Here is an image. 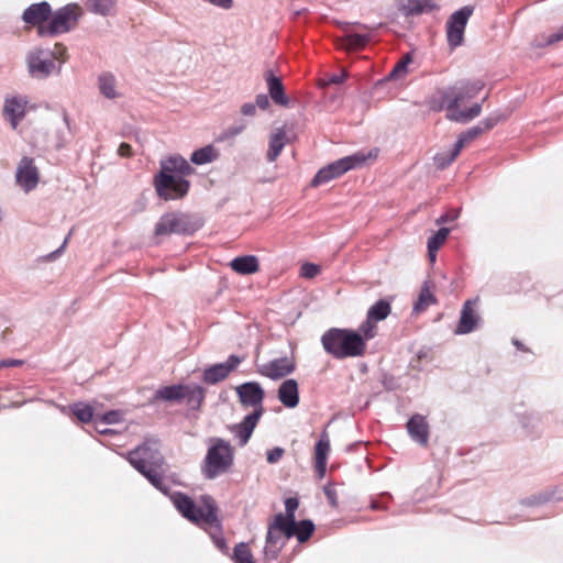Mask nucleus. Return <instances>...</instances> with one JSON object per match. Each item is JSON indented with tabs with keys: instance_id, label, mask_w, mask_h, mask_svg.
Listing matches in <instances>:
<instances>
[{
	"instance_id": "f8f14e48",
	"label": "nucleus",
	"mask_w": 563,
	"mask_h": 563,
	"mask_svg": "<svg viewBox=\"0 0 563 563\" xmlns=\"http://www.w3.org/2000/svg\"><path fill=\"white\" fill-rule=\"evenodd\" d=\"M473 13L472 7H463L455 11L446 22V37L451 47L455 48L463 42L464 31L468 19Z\"/></svg>"
},
{
	"instance_id": "a19ab883",
	"label": "nucleus",
	"mask_w": 563,
	"mask_h": 563,
	"mask_svg": "<svg viewBox=\"0 0 563 563\" xmlns=\"http://www.w3.org/2000/svg\"><path fill=\"white\" fill-rule=\"evenodd\" d=\"M484 132V129L482 125L472 126L465 132H463L455 142V145L457 146V151H462V148L467 144L468 142L475 140Z\"/></svg>"
},
{
	"instance_id": "603ef678",
	"label": "nucleus",
	"mask_w": 563,
	"mask_h": 563,
	"mask_svg": "<svg viewBox=\"0 0 563 563\" xmlns=\"http://www.w3.org/2000/svg\"><path fill=\"white\" fill-rule=\"evenodd\" d=\"M244 129H245L244 123L234 124V125L229 126L224 133H225L227 137H234V136L239 135L240 133H242L244 131Z\"/></svg>"
},
{
	"instance_id": "6e6d98bb",
	"label": "nucleus",
	"mask_w": 563,
	"mask_h": 563,
	"mask_svg": "<svg viewBox=\"0 0 563 563\" xmlns=\"http://www.w3.org/2000/svg\"><path fill=\"white\" fill-rule=\"evenodd\" d=\"M210 4L223 10H229L233 7V0H207Z\"/></svg>"
},
{
	"instance_id": "dca6fc26",
	"label": "nucleus",
	"mask_w": 563,
	"mask_h": 563,
	"mask_svg": "<svg viewBox=\"0 0 563 563\" xmlns=\"http://www.w3.org/2000/svg\"><path fill=\"white\" fill-rule=\"evenodd\" d=\"M242 358L236 355H231L224 363H219L203 372V380L207 384H217L229 376V374L238 367Z\"/></svg>"
},
{
	"instance_id": "c756f323",
	"label": "nucleus",
	"mask_w": 563,
	"mask_h": 563,
	"mask_svg": "<svg viewBox=\"0 0 563 563\" xmlns=\"http://www.w3.org/2000/svg\"><path fill=\"white\" fill-rule=\"evenodd\" d=\"M184 399L191 409H198L203 401L205 390L201 386L192 384L185 385Z\"/></svg>"
},
{
	"instance_id": "4c0bfd02",
	"label": "nucleus",
	"mask_w": 563,
	"mask_h": 563,
	"mask_svg": "<svg viewBox=\"0 0 563 563\" xmlns=\"http://www.w3.org/2000/svg\"><path fill=\"white\" fill-rule=\"evenodd\" d=\"M314 530V525L310 520H301L300 522L295 521L292 528V536H296L299 542L307 541Z\"/></svg>"
},
{
	"instance_id": "69168bd1",
	"label": "nucleus",
	"mask_w": 563,
	"mask_h": 563,
	"mask_svg": "<svg viewBox=\"0 0 563 563\" xmlns=\"http://www.w3.org/2000/svg\"><path fill=\"white\" fill-rule=\"evenodd\" d=\"M96 424H97V426H96V430H97L99 433H101V434H107V433H110V432H111V430H110V429H104V428L99 429V427H98V426H99V423H96Z\"/></svg>"
},
{
	"instance_id": "13d9d810",
	"label": "nucleus",
	"mask_w": 563,
	"mask_h": 563,
	"mask_svg": "<svg viewBox=\"0 0 563 563\" xmlns=\"http://www.w3.org/2000/svg\"><path fill=\"white\" fill-rule=\"evenodd\" d=\"M324 494L332 506H336V493L333 487L325 486Z\"/></svg>"
},
{
	"instance_id": "0eeeda50",
	"label": "nucleus",
	"mask_w": 563,
	"mask_h": 563,
	"mask_svg": "<svg viewBox=\"0 0 563 563\" xmlns=\"http://www.w3.org/2000/svg\"><path fill=\"white\" fill-rule=\"evenodd\" d=\"M377 156L376 151H369L367 154L363 152L354 153L342 157L333 163L328 164L318 170L313 179L311 180L312 187H318L325 183L335 179L349 170L362 167L368 159H374Z\"/></svg>"
},
{
	"instance_id": "e2e57ef3",
	"label": "nucleus",
	"mask_w": 563,
	"mask_h": 563,
	"mask_svg": "<svg viewBox=\"0 0 563 563\" xmlns=\"http://www.w3.org/2000/svg\"><path fill=\"white\" fill-rule=\"evenodd\" d=\"M335 23H336V25H339V26H340L342 30H344V31H347V29H349V26H350V25H354V23L344 22V21H336ZM355 25H360V26H362L363 29H367V26H366V25H363V24H361V23H358V22H355Z\"/></svg>"
},
{
	"instance_id": "393cba45",
	"label": "nucleus",
	"mask_w": 563,
	"mask_h": 563,
	"mask_svg": "<svg viewBox=\"0 0 563 563\" xmlns=\"http://www.w3.org/2000/svg\"><path fill=\"white\" fill-rule=\"evenodd\" d=\"M435 8L432 0H398V9L405 15H418Z\"/></svg>"
},
{
	"instance_id": "f03ea898",
	"label": "nucleus",
	"mask_w": 563,
	"mask_h": 563,
	"mask_svg": "<svg viewBox=\"0 0 563 563\" xmlns=\"http://www.w3.org/2000/svg\"><path fill=\"white\" fill-rule=\"evenodd\" d=\"M194 168L181 156H170L161 162V172L154 178L157 195L165 200H175L185 197L190 184L185 179L192 174Z\"/></svg>"
},
{
	"instance_id": "338daca9",
	"label": "nucleus",
	"mask_w": 563,
	"mask_h": 563,
	"mask_svg": "<svg viewBox=\"0 0 563 563\" xmlns=\"http://www.w3.org/2000/svg\"><path fill=\"white\" fill-rule=\"evenodd\" d=\"M217 545H218L219 548H221V549H222V548H224V545H225L224 540H223V539H219V540H217Z\"/></svg>"
},
{
	"instance_id": "58836bf2",
	"label": "nucleus",
	"mask_w": 563,
	"mask_h": 563,
	"mask_svg": "<svg viewBox=\"0 0 563 563\" xmlns=\"http://www.w3.org/2000/svg\"><path fill=\"white\" fill-rule=\"evenodd\" d=\"M161 470L162 467H148L145 468L144 472L140 473L143 474L154 487L163 493H166L167 486L164 483L163 475L159 472Z\"/></svg>"
},
{
	"instance_id": "7ed1b4c3",
	"label": "nucleus",
	"mask_w": 563,
	"mask_h": 563,
	"mask_svg": "<svg viewBox=\"0 0 563 563\" xmlns=\"http://www.w3.org/2000/svg\"><path fill=\"white\" fill-rule=\"evenodd\" d=\"M321 343L324 351L338 360L362 356L366 350L363 336L347 329L332 328L325 331Z\"/></svg>"
},
{
	"instance_id": "79ce46f5",
	"label": "nucleus",
	"mask_w": 563,
	"mask_h": 563,
	"mask_svg": "<svg viewBox=\"0 0 563 563\" xmlns=\"http://www.w3.org/2000/svg\"><path fill=\"white\" fill-rule=\"evenodd\" d=\"M233 560L235 563H255L249 545L244 542L235 545Z\"/></svg>"
},
{
	"instance_id": "0e129e2a",
	"label": "nucleus",
	"mask_w": 563,
	"mask_h": 563,
	"mask_svg": "<svg viewBox=\"0 0 563 563\" xmlns=\"http://www.w3.org/2000/svg\"><path fill=\"white\" fill-rule=\"evenodd\" d=\"M66 243H67V239L64 241L63 245L58 250H56L55 252H52L49 254V258H55L57 255H59L63 252Z\"/></svg>"
},
{
	"instance_id": "423d86ee",
	"label": "nucleus",
	"mask_w": 563,
	"mask_h": 563,
	"mask_svg": "<svg viewBox=\"0 0 563 563\" xmlns=\"http://www.w3.org/2000/svg\"><path fill=\"white\" fill-rule=\"evenodd\" d=\"M172 500L177 510L188 520L195 523L219 526L218 508L212 497L203 496L201 498V507H197L191 498L181 493L173 495Z\"/></svg>"
},
{
	"instance_id": "7c9ffc66",
	"label": "nucleus",
	"mask_w": 563,
	"mask_h": 563,
	"mask_svg": "<svg viewBox=\"0 0 563 563\" xmlns=\"http://www.w3.org/2000/svg\"><path fill=\"white\" fill-rule=\"evenodd\" d=\"M185 385L165 386L156 390L155 399L164 401H180L184 399Z\"/></svg>"
},
{
	"instance_id": "5701e85b",
	"label": "nucleus",
	"mask_w": 563,
	"mask_h": 563,
	"mask_svg": "<svg viewBox=\"0 0 563 563\" xmlns=\"http://www.w3.org/2000/svg\"><path fill=\"white\" fill-rule=\"evenodd\" d=\"M278 399L287 408H295L299 404L298 383L292 379H286L278 388Z\"/></svg>"
},
{
	"instance_id": "8fccbe9b",
	"label": "nucleus",
	"mask_w": 563,
	"mask_h": 563,
	"mask_svg": "<svg viewBox=\"0 0 563 563\" xmlns=\"http://www.w3.org/2000/svg\"><path fill=\"white\" fill-rule=\"evenodd\" d=\"M284 453H285L284 449L279 448V446L268 450L266 453L267 462L269 464L278 463L282 460V457L284 456Z\"/></svg>"
},
{
	"instance_id": "49530a36",
	"label": "nucleus",
	"mask_w": 563,
	"mask_h": 563,
	"mask_svg": "<svg viewBox=\"0 0 563 563\" xmlns=\"http://www.w3.org/2000/svg\"><path fill=\"white\" fill-rule=\"evenodd\" d=\"M122 420V413L118 410H111L102 416H96V423L114 424Z\"/></svg>"
},
{
	"instance_id": "ddd939ff",
	"label": "nucleus",
	"mask_w": 563,
	"mask_h": 563,
	"mask_svg": "<svg viewBox=\"0 0 563 563\" xmlns=\"http://www.w3.org/2000/svg\"><path fill=\"white\" fill-rule=\"evenodd\" d=\"M16 185L25 192L34 190L40 183V170L33 158L22 157L14 174Z\"/></svg>"
},
{
	"instance_id": "1a4fd4ad",
	"label": "nucleus",
	"mask_w": 563,
	"mask_h": 563,
	"mask_svg": "<svg viewBox=\"0 0 563 563\" xmlns=\"http://www.w3.org/2000/svg\"><path fill=\"white\" fill-rule=\"evenodd\" d=\"M199 229V224L183 212L164 213L155 225V235L192 234Z\"/></svg>"
},
{
	"instance_id": "de8ad7c7",
	"label": "nucleus",
	"mask_w": 563,
	"mask_h": 563,
	"mask_svg": "<svg viewBox=\"0 0 563 563\" xmlns=\"http://www.w3.org/2000/svg\"><path fill=\"white\" fill-rule=\"evenodd\" d=\"M563 40V26L555 33H552L549 36H542L541 38L536 40V46L541 47L545 45L553 44L558 41Z\"/></svg>"
},
{
	"instance_id": "bb28decb",
	"label": "nucleus",
	"mask_w": 563,
	"mask_h": 563,
	"mask_svg": "<svg viewBox=\"0 0 563 563\" xmlns=\"http://www.w3.org/2000/svg\"><path fill=\"white\" fill-rule=\"evenodd\" d=\"M230 267L240 275H251L260 269L258 260L254 255L235 257L230 262Z\"/></svg>"
},
{
	"instance_id": "b1692460",
	"label": "nucleus",
	"mask_w": 563,
	"mask_h": 563,
	"mask_svg": "<svg viewBox=\"0 0 563 563\" xmlns=\"http://www.w3.org/2000/svg\"><path fill=\"white\" fill-rule=\"evenodd\" d=\"M98 89L99 92L109 100H114L122 97L115 76L109 71L99 75Z\"/></svg>"
},
{
	"instance_id": "ea45409f",
	"label": "nucleus",
	"mask_w": 563,
	"mask_h": 563,
	"mask_svg": "<svg viewBox=\"0 0 563 563\" xmlns=\"http://www.w3.org/2000/svg\"><path fill=\"white\" fill-rule=\"evenodd\" d=\"M461 153L454 144L453 148L448 152L438 153L434 156V164L439 169L446 168Z\"/></svg>"
},
{
	"instance_id": "680f3d73",
	"label": "nucleus",
	"mask_w": 563,
	"mask_h": 563,
	"mask_svg": "<svg viewBox=\"0 0 563 563\" xmlns=\"http://www.w3.org/2000/svg\"><path fill=\"white\" fill-rule=\"evenodd\" d=\"M22 361L20 360H3L0 362V367H10L21 365Z\"/></svg>"
},
{
	"instance_id": "412c9836",
	"label": "nucleus",
	"mask_w": 563,
	"mask_h": 563,
	"mask_svg": "<svg viewBox=\"0 0 563 563\" xmlns=\"http://www.w3.org/2000/svg\"><path fill=\"white\" fill-rule=\"evenodd\" d=\"M474 303L475 301L472 300H467L464 303L463 309L461 311L459 325L454 331L455 334H466L472 332L476 328L479 321V317L473 308Z\"/></svg>"
},
{
	"instance_id": "052dcab7",
	"label": "nucleus",
	"mask_w": 563,
	"mask_h": 563,
	"mask_svg": "<svg viewBox=\"0 0 563 563\" xmlns=\"http://www.w3.org/2000/svg\"><path fill=\"white\" fill-rule=\"evenodd\" d=\"M347 77V74L346 73H342L340 75H333L329 82L330 84H342Z\"/></svg>"
},
{
	"instance_id": "9b49d317",
	"label": "nucleus",
	"mask_w": 563,
	"mask_h": 563,
	"mask_svg": "<svg viewBox=\"0 0 563 563\" xmlns=\"http://www.w3.org/2000/svg\"><path fill=\"white\" fill-rule=\"evenodd\" d=\"M30 107V100L25 95H8L3 100L2 115L15 130L25 118Z\"/></svg>"
},
{
	"instance_id": "6ab92c4d",
	"label": "nucleus",
	"mask_w": 563,
	"mask_h": 563,
	"mask_svg": "<svg viewBox=\"0 0 563 563\" xmlns=\"http://www.w3.org/2000/svg\"><path fill=\"white\" fill-rule=\"evenodd\" d=\"M291 522H285L283 514L276 515L267 531L265 551L268 552L271 547H276L278 544L282 533H284L287 538H291Z\"/></svg>"
},
{
	"instance_id": "4468645a",
	"label": "nucleus",
	"mask_w": 563,
	"mask_h": 563,
	"mask_svg": "<svg viewBox=\"0 0 563 563\" xmlns=\"http://www.w3.org/2000/svg\"><path fill=\"white\" fill-rule=\"evenodd\" d=\"M241 404L244 407H252L253 411H260V418L264 412V390L256 382L244 383L235 388Z\"/></svg>"
},
{
	"instance_id": "f257e3e1",
	"label": "nucleus",
	"mask_w": 563,
	"mask_h": 563,
	"mask_svg": "<svg viewBox=\"0 0 563 563\" xmlns=\"http://www.w3.org/2000/svg\"><path fill=\"white\" fill-rule=\"evenodd\" d=\"M483 89L479 81H459L452 86L438 88L429 98L428 104L433 111H446V119L453 122L467 123L478 117L482 104L474 103L462 109L461 104L478 95Z\"/></svg>"
},
{
	"instance_id": "20e7f679",
	"label": "nucleus",
	"mask_w": 563,
	"mask_h": 563,
	"mask_svg": "<svg viewBox=\"0 0 563 563\" xmlns=\"http://www.w3.org/2000/svg\"><path fill=\"white\" fill-rule=\"evenodd\" d=\"M66 48L62 45H56V52L33 47L25 56V64L29 75L37 80H43L52 75H58L62 71V65L65 58H62Z\"/></svg>"
},
{
	"instance_id": "3c124183",
	"label": "nucleus",
	"mask_w": 563,
	"mask_h": 563,
	"mask_svg": "<svg viewBox=\"0 0 563 563\" xmlns=\"http://www.w3.org/2000/svg\"><path fill=\"white\" fill-rule=\"evenodd\" d=\"M504 118H501V117L492 115V117L486 118L484 121H482L479 125H482V128L484 129V132H485V131L493 129Z\"/></svg>"
},
{
	"instance_id": "864d4df0",
	"label": "nucleus",
	"mask_w": 563,
	"mask_h": 563,
	"mask_svg": "<svg viewBox=\"0 0 563 563\" xmlns=\"http://www.w3.org/2000/svg\"><path fill=\"white\" fill-rule=\"evenodd\" d=\"M241 113L245 117H254L256 114V106L252 102H246L241 106Z\"/></svg>"
},
{
	"instance_id": "aec40b11",
	"label": "nucleus",
	"mask_w": 563,
	"mask_h": 563,
	"mask_svg": "<svg viewBox=\"0 0 563 563\" xmlns=\"http://www.w3.org/2000/svg\"><path fill=\"white\" fill-rule=\"evenodd\" d=\"M264 78L267 85L268 95L272 100L279 106L287 107L289 100L285 95L282 79L277 77L272 69H267L264 74Z\"/></svg>"
},
{
	"instance_id": "c85d7f7f",
	"label": "nucleus",
	"mask_w": 563,
	"mask_h": 563,
	"mask_svg": "<svg viewBox=\"0 0 563 563\" xmlns=\"http://www.w3.org/2000/svg\"><path fill=\"white\" fill-rule=\"evenodd\" d=\"M286 144V132L283 128L274 130L269 139V147L267 151V161L274 162L282 153Z\"/></svg>"
},
{
	"instance_id": "2eb2a0df",
	"label": "nucleus",
	"mask_w": 563,
	"mask_h": 563,
	"mask_svg": "<svg viewBox=\"0 0 563 563\" xmlns=\"http://www.w3.org/2000/svg\"><path fill=\"white\" fill-rule=\"evenodd\" d=\"M296 368L295 360L290 356H284L272 360L267 363L257 364V372L273 380L282 379L291 374Z\"/></svg>"
},
{
	"instance_id": "f704fd0d",
	"label": "nucleus",
	"mask_w": 563,
	"mask_h": 563,
	"mask_svg": "<svg viewBox=\"0 0 563 563\" xmlns=\"http://www.w3.org/2000/svg\"><path fill=\"white\" fill-rule=\"evenodd\" d=\"M368 40V35L352 33L346 34L342 40H340L339 45L345 49H358L364 47Z\"/></svg>"
},
{
	"instance_id": "c9c22d12",
	"label": "nucleus",
	"mask_w": 563,
	"mask_h": 563,
	"mask_svg": "<svg viewBox=\"0 0 563 563\" xmlns=\"http://www.w3.org/2000/svg\"><path fill=\"white\" fill-rule=\"evenodd\" d=\"M74 416L82 423H88L95 418L93 407L86 402H75L70 406Z\"/></svg>"
},
{
	"instance_id": "39448f33",
	"label": "nucleus",
	"mask_w": 563,
	"mask_h": 563,
	"mask_svg": "<svg viewBox=\"0 0 563 563\" xmlns=\"http://www.w3.org/2000/svg\"><path fill=\"white\" fill-rule=\"evenodd\" d=\"M210 443L201 472L207 479H214L231 470L234 462V450L228 441L221 438L211 439Z\"/></svg>"
},
{
	"instance_id": "6e6552de",
	"label": "nucleus",
	"mask_w": 563,
	"mask_h": 563,
	"mask_svg": "<svg viewBox=\"0 0 563 563\" xmlns=\"http://www.w3.org/2000/svg\"><path fill=\"white\" fill-rule=\"evenodd\" d=\"M82 15V9L77 3H68L51 14L46 25L40 27V36H55L73 30Z\"/></svg>"
},
{
	"instance_id": "37998d69",
	"label": "nucleus",
	"mask_w": 563,
	"mask_h": 563,
	"mask_svg": "<svg viewBox=\"0 0 563 563\" xmlns=\"http://www.w3.org/2000/svg\"><path fill=\"white\" fill-rule=\"evenodd\" d=\"M411 56L405 55L389 74V78L400 79L408 73V65L411 63Z\"/></svg>"
},
{
	"instance_id": "cd10ccee",
	"label": "nucleus",
	"mask_w": 563,
	"mask_h": 563,
	"mask_svg": "<svg viewBox=\"0 0 563 563\" xmlns=\"http://www.w3.org/2000/svg\"><path fill=\"white\" fill-rule=\"evenodd\" d=\"M87 10L101 16L114 15L117 12V0H86Z\"/></svg>"
},
{
	"instance_id": "2f4dec72",
	"label": "nucleus",
	"mask_w": 563,
	"mask_h": 563,
	"mask_svg": "<svg viewBox=\"0 0 563 563\" xmlns=\"http://www.w3.org/2000/svg\"><path fill=\"white\" fill-rule=\"evenodd\" d=\"M450 233V229L441 228L437 233L428 240V255L430 262L433 263L437 258L438 250L444 244Z\"/></svg>"
},
{
	"instance_id": "c03bdc74",
	"label": "nucleus",
	"mask_w": 563,
	"mask_h": 563,
	"mask_svg": "<svg viewBox=\"0 0 563 563\" xmlns=\"http://www.w3.org/2000/svg\"><path fill=\"white\" fill-rule=\"evenodd\" d=\"M375 323H376V321H374L373 319H369L367 317L366 320L358 328L357 333H360L363 336L365 342H366V340L373 339L376 335Z\"/></svg>"
},
{
	"instance_id": "a211bd4d",
	"label": "nucleus",
	"mask_w": 563,
	"mask_h": 563,
	"mask_svg": "<svg viewBox=\"0 0 563 563\" xmlns=\"http://www.w3.org/2000/svg\"><path fill=\"white\" fill-rule=\"evenodd\" d=\"M260 419V411H252L245 416L240 423L230 427V430L238 440L239 445L244 446L249 442Z\"/></svg>"
},
{
	"instance_id": "a878e982",
	"label": "nucleus",
	"mask_w": 563,
	"mask_h": 563,
	"mask_svg": "<svg viewBox=\"0 0 563 563\" xmlns=\"http://www.w3.org/2000/svg\"><path fill=\"white\" fill-rule=\"evenodd\" d=\"M330 452V439L328 433L324 431L321 433L320 440L316 444L314 451V460H316V470L319 473L320 477H322L325 473L327 467V459Z\"/></svg>"
},
{
	"instance_id": "774afa93",
	"label": "nucleus",
	"mask_w": 563,
	"mask_h": 563,
	"mask_svg": "<svg viewBox=\"0 0 563 563\" xmlns=\"http://www.w3.org/2000/svg\"><path fill=\"white\" fill-rule=\"evenodd\" d=\"M3 217H4V210H3V208L0 206V222L2 221Z\"/></svg>"
},
{
	"instance_id": "f3484780",
	"label": "nucleus",
	"mask_w": 563,
	"mask_h": 563,
	"mask_svg": "<svg viewBox=\"0 0 563 563\" xmlns=\"http://www.w3.org/2000/svg\"><path fill=\"white\" fill-rule=\"evenodd\" d=\"M51 14L52 9L49 3L43 1L26 8L22 14V20L29 25L37 26V33L40 34V27L47 24Z\"/></svg>"
},
{
	"instance_id": "72a5a7b5",
	"label": "nucleus",
	"mask_w": 563,
	"mask_h": 563,
	"mask_svg": "<svg viewBox=\"0 0 563 563\" xmlns=\"http://www.w3.org/2000/svg\"><path fill=\"white\" fill-rule=\"evenodd\" d=\"M217 157V150L212 145H207L195 151L190 156V161L196 165H203L213 162Z\"/></svg>"
},
{
	"instance_id": "09e8293b",
	"label": "nucleus",
	"mask_w": 563,
	"mask_h": 563,
	"mask_svg": "<svg viewBox=\"0 0 563 563\" xmlns=\"http://www.w3.org/2000/svg\"><path fill=\"white\" fill-rule=\"evenodd\" d=\"M320 273V266L313 263H305L300 267V276L307 279L314 278Z\"/></svg>"
},
{
	"instance_id": "a18cd8bd",
	"label": "nucleus",
	"mask_w": 563,
	"mask_h": 563,
	"mask_svg": "<svg viewBox=\"0 0 563 563\" xmlns=\"http://www.w3.org/2000/svg\"><path fill=\"white\" fill-rule=\"evenodd\" d=\"M298 499L289 497L285 500L286 515L284 516L285 522H291L292 528L295 527V511L298 508Z\"/></svg>"
},
{
	"instance_id": "9d476101",
	"label": "nucleus",
	"mask_w": 563,
	"mask_h": 563,
	"mask_svg": "<svg viewBox=\"0 0 563 563\" xmlns=\"http://www.w3.org/2000/svg\"><path fill=\"white\" fill-rule=\"evenodd\" d=\"M128 460L139 472H144L148 467H162L164 463L156 441L144 442L129 453Z\"/></svg>"
},
{
	"instance_id": "bf43d9fd",
	"label": "nucleus",
	"mask_w": 563,
	"mask_h": 563,
	"mask_svg": "<svg viewBox=\"0 0 563 563\" xmlns=\"http://www.w3.org/2000/svg\"><path fill=\"white\" fill-rule=\"evenodd\" d=\"M459 217V213L456 211H453L451 213L442 214L440 218L437 219V224H442L448 221H453Z\"/></svg>"
},
{
	"instance_id": "4d7b16f0",
	"label": "nucleus",
	"mask_w": 563,
	"mask_h": 563,
	"mask_svg": "<svg viewBox=\"0 0 563 563\" xmlns=\"http://www.w3.org/2000/svg\"><path fill=\"white\" fill-rule=\"evenodd\" d=\"M118 154L121 157H131L133 155L131 145L128 143H121L118 148Z\"/></svg>"
},
{
	"instance_id": "4be33fe9",
	"label": "nucleus",
	"mask_w": 563,
	"mask_h": 563,
	"mask_svg": "<svg viewBox=\"0 0 563 563\" xmlns=\"http://www.w3.org/2000/svg\"><path fill=\"white\" fill-rule=\"evenodd\" d=\"M407 430L412 440L426 445L429 440V426L421 415L412 416L407 422Z\"/></svg>"
},
{
	"instance_id": "473e14b6",
	"label": "nucleus",
	"mask_w": 563,
	"mask_h": 563,
	"mask_svg": "<svg viewBox=\"0 0 563 563\" xmlns=\"http://www.w3.org/2000/svg\"><path fill=\"white\" fill-rule=\"evenodd\" d=\"M435 301L437 300H435L434 295L432 294V290H431V287L429 285V282H424V284H423V286H422V288L420 290L418 300H417V302L413 306V311L417 312V313L422 312L430 305L435 303Z\"/></svg>"
},
{
	"instance_id": "e433bc0d",
	"label": "nucleus",
	"mask_w": 563,
	"mask_h": 563,
	"mask_svg": "<svg viewBox=\"0 0 563 563\" xmlns=\"http://www.w3.org/2000/svg\"><path fill=\"white\" fill-rule=\"evenodd\" d=\"M390 303L384 299L378 300L376 303H374L367 311V317L369 319H373L374 321L378 322L388 317L390 313Z\"/></svg>"
},
{
	"instance_id": "5fc2aeb1",
	"label": "nucleus",
	"mask_w": 563,
	"mask_h": 563,
	"mask_svg": "<svg viewBox=\"0 0 563 563\" xmlns=\"http://www.w3.org/2000/svg\"><path fill=\"white\" fill-rule=\"evenodd\" d=\"M255 106L261 110H266L269 107L268 97L264 93H260L255 98Z\"/></svg>"
}]
</instances>
